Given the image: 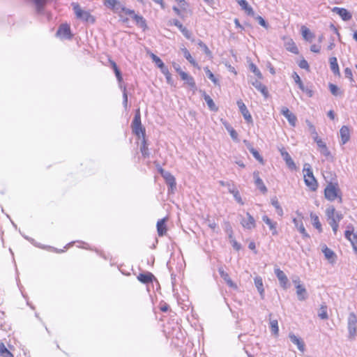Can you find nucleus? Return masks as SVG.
<instances>
[{
    "label": "nucleus",
    "mask_w": 357,
    "mask_h": 357,
    "mask_svg": "<svg viewBox=\"0 0 357 357\" xmlns=\"http://www.w3.org/2000/svg\"><path fill=\"white\" fill-rule=\"evenodd\" d=\"M324 197L329 202L342 203V192L338 182H328L324 190Z\"/></svg>",
    "instance_id": "obj_1"
},
{
    "label": "nucleus",
    "mask_w": 357,
    "mask_h": 357,
    "mask_svg": "<svg viewBox=\"0 0 357 357\" xmlns=\"http://www.w3.org/2000/svg\"><path fill=\"white\" fill-rule=\"evenodd\" d=\"M326 215L334 234H336L339 228V223L343 218V215L337 212L333 206H330L326 209Z\"/></svg>",
    "instance_id": "obj_2"
},
{
    "label": "nucleus",
    "mask_w": 357,
    "mask_h": 357,
    "mask_svg": "<svg viewBox=\"0 0 357 357\" xmlns=\"http://www.w3.org/2000/svg\"><path fill=\"white\" fill-rule=\"evenodd\" d=\"M303 178L305 185L311 191H316L318 188V182L314 176L312 169L309 164H305L303 167Z\"/></svg>",
    "instance_id": "obj_3"
},
{
    "label": "nucleus",
    "mask_w": 357,
    "mask_h": 357,
    "mask_svg": "<svg viewBox=\"0 0 357 357\" xmlns=\"http://www.w3.org/2000/svg\"><path fill=\"white\" fill-rule=\"evenodd\" d=\"M71 5L77 19L86 23H95L96 17L89 11L83 10L78 3H72Z\"/></svg>",
    "instance_id": "obj_4"
},
{
    "label": "nucleus",
    "mask_w": 357,
    "mask_h": 357,
    "mask_svg": "<svg viewBox=\"0 0 357 357\" xmlns=\"http://www.w3.org/2000/svg\"><path fill=\"white\" fill-rule=\"evenodd\" d=\"M131 128L132 132L138 137L145 138L146 130L145 128L142 125L141 114L139 109L135 112L134 119L131 123Z\"/></svg>",
    "instance_id": "obj_5"
},
{
    "label": "nucleus",
    "mask_w": 357,
    "mask_h": 357,
    "mask_svg": "<svg viewBox=\"0 0 357 357\" xmlns=\"http://www.w3.org/2000/svg\"><path fill=\"white\" fill-rule=\"evenodd\" d=\"M103 3L105 7L119 14L121 17H123L121 11L124 5L121 1L119 0H103Z\"/></svg>",
    "instance_id": "obj_6"
},
{
    "label": "nucleus",
    "mask_w": 357,
    "mask_h": 357,
    "mask_svg": "<svg viewBox=\"0 0 357 357\" xmlns=\"http://www.w3.org/2000/svg\"><path fill=\"white\" fill-rule=\"evenodd\" d=\"M56 36L61 39H72L73 34L71 32L70 25L67 23L61 24L56 31Z\"/></svg>",
    "instance_id": "obj_7"
},
{
    "label": "nucleus",
    "mask_w": 357,
    "mask_h": 357,
    "mask_svg": "<svg viewBox=\"0 0 357 357\" xmlns=\"http://www.w3.org/2000/svg\"><path fill=\"white\" fill-rule=\"evenodd\" d=\"M176 71L179 74L181 79L184 81L185 84L190 88L193 89L196 88L195 79L191 75L183 71L180 67L176 68Z\"/></svg>",
    "instance_id": "obj_8"
},
{
    "label": "nucleus",
    "mask_w": 357,
    "mask_h": 357,
    "mask_svg": "<svg viewBox=\"0 0 357 357\" xmlns=\"http://www.w3.org/2000/svg\"><path fill=\"white\" fill-rule=\"evenodd\" d=\"M241 225L245 229L252 230L256 227V221L254 217L247 212L245 218H241Z\"/></svg>",
    "instance_id": "obj_9"
},
{
    "label": "nucleus",
    "mask_w": 357,
    "mask_h": 357,
    "mask_svg": "<svg viewBox=\"0 0 357 357\" xmlns=\"http://www.w3.org/2000/svg\"><path fill=\"white\" fill-rule=\"evenodd\" d=\"M354 227L351 230L347 229L344 232L345 238L351 243L355 254L357 255V233L354 231Z\"/></svg>",
    "instance_id": "obj_10"
},
{
    "label": "nucleus",
    "mask_w": 357,
    "mask_h": 357,
    "mask_svg": "<svg viewBox=\"0 0 357 357\" xmlns=\"http://www.w3.org/2000/svg\"><path fill=\"white\" fill-rule=\"evenodd\" d=\"M238 109L248 123H252V116L242 100H237Z\"/></svg>",
    "instance_id": "obj_11"
},
{
    "label": "nucleus",
    "mask_w": 357,
    "mask_h": 357,
    "mask_svg": "<svg viewBox=\"0 0 357 357\" xmlns=\"http://www.w3.org/2000/svg\"><path fill=\"white\" fill-rule=\"evenodd\" d=\"M262 220L268 225L273 236H276L278 234V222L276 221L271 219L266 215L262 216Z\"/></svg>",
    "instance_id": "obj_12"
},
{
    "label": "nucleus",
    "mask_w": 357,
    "mask_h": 357,
    "mask_svg": "<svg viewBox=\"0 0 357 357\" xmlns=\"http://www.w3.org/2000/svg\"><path fill=\"white\" fill-rule=\"evenodd\" d=\"M281 113L287 119L291 126L294 127L296 126L297 118L287 107H282L281 109Z\"/></svg>",
    "instance_id": "obj_13"
},
{
    "label": "nucleus",
    "mask_w": 357,
    "mask_h": 357,
    "mask_svg": "<svg viewBox=\"0 0 357 357\" xmlns=\"http://www.w3.org/2000/svg\"><path fill=\"white\" fill-rule=\"evenodd\" d=\"M294 282L296 284V294L298 299L300 301L305 300L307 298V291L305 287L300 284V280L298 278L294 280Z\"/></svg>",
    "instance_id": "obj_14"
},
{
    "label": "nucleus",
    "mask_w": 357,
    "mask_h": 357,
    "mask_svg": "<svg viewBox=\"0 0 357 357\" xmlns=\"http://www.w3.org/2000/svg\"><path fill=\"white\" fill-rule=\"evenodd\" d=\"M321 251L324 253L326 259L331 264L335 262L337 259L336 254L330 248H328L326 245H323L321 247Z\"/></svg>",
    "instance_id": "obj_15"
},
{
    "label": "nucleus",
    "mask_w": 357,
    "mask_h": 357,
    "mask_svg": "<svg viewBox=\"0 0 357 357\" xmlns=\"http://www.w3.org/2000/svg\"><path fill=\"white\" fill-rule=\"evenodd\" d=\"M168 218H164L160 220H159L157 222L156 227H157V232L159 236H163L167 234V227L166 225V222L167 221Z\"/></svg>",
    "instance_id": "obj_16"
},
{
    "label": "nucleus",
    "mask_w": 357,
    "mask_h": 357,
    "mask_svg": "<svg viewBox=\"0 0 357 357\" xmlns=\"http://www.w3.org/2000/svg\"><path fill=\"white\" fill-rule=\"evenodd\" d=\"M314 140L317 143L320 152L323 155H324L325 156L330 155V151H328L326 143L324 142L322 139L318 137L317 132H315V136H314Z\"/></svg>",
    "instance_id": "obj_17"
},
{
    "label": "nucleus",
    "mask_w": 357,
    "mask_h": 357,
    "mask_svg": "<svg viewBox=\"0 0 357 357\" xmlns=\"http://www.w3.org/2000/svg\"><path fill=\"white\" fill-rule=\"evenodd\" d=\"M275 273L280 282V286L283 289H287L288 286L289 280L285 273L280 268L275 269Z\"/></svg>",
    "instance_id": "obj_18"
},
{
    "label": "nucleus",
    "mask_w": 357,
    "mask_h": 357,
    "mask_svg": "<svg viewBox=\"0 0 357 357\" xmlns=\"http://www.w3.org/2000/svg\"><path fill=\"white\" fill-rule=\"evenodd\" d=\"M137 280L143 284L152 283L155 280V276L151 272H146L139 273L137 277Z\"/></svg>",
    "instance_id": "obj_19"
},
{
    "label": "nucleus",
    "mask_w": 357,
    "mask_h": 357,
    "mask_svg": "<svg viewBox=\"0 0 357 357\" xmlns=\"http://www.w3.org/2000/svg\"><path fill=\"white\" fill-rule=\"evenodd\" d=\"M333 12L338 14L344 21H348L351 19V14L344 8L335 7L333 8Z\"/></svg>",
    "instance_id": "obj_20"
},
{
    "label": "nucleus",
    "mask_w": 357,
    "mask_h": 357,
    "mask_svg": "<svg viewBox=\"0 0 357 357\" xmlns=\"http://www.w3.org/2000/svg\"><path fill=\"white\" fill-rule=\"evenodd\" d=\"M301 32L303 39L309 43H311L315 38V35L306 26H302L301 27Z\"/></svg>",
    "instance_id": "obj_21"
},
{
    "label": "nucleus",
    "mask_w": 357,
    "mask_h": 357,
    "mask_svg": "<svg viewBox=\"0 0 357 357\" xmlns=\"http://www.w3.org/2000/svg\"><path fill=\"white\" fill-rule=\"evenodd\" d=\"M254 178H255V183L257 188L262 192L266 193L267 192V188L266 185H264L262 179L259 177V172H255L253 173Z\"/></svg>",
    "instance_id": "obj_22"
},
{
    "label": "nucleus",
    "mask_w": 357,
    "mask_h": 357,
    "mask_svg": "<svg viewBox=\"0 0 357 357\" xmlns=\"http://www.w3.org/2000/svg\"><path fill=\"white\" fill-rule=\"evenodd\" d=\"M340 135L342 144H346L350 139V130L348 126H343L340 130Z\"/></svg>",
    "instance_id": "obj_23"
},
{
    "label": "nucleus",
    "mask_w": 357,
    "mask_h": 357,
    "mask_svg": "<svg viewBox=\"0 0 357 357\" xmlns=\"http://www.w3.org/2000/svg\"><path fill=\"white\" fill-rule=\"evenodd\" d=\"M280 153L287 165L291 169H296V165L289 153L284 149L280 150Z\"/></svg>",
    "instance_id": "obj_24"
},
{
    "label": "nucleus",
    "mask_w": 357,
    "mask_h": 357,
    "mask_svg": "<svg viewBox=\"0 0 357 357\" xmlns=\"http://www.w3.org/2000/svg\"><path fill=\"white\" fill-rule=\"evenodd\" d=\"M178 4V7L174 6L173 10L176 13V15H180L182 11H185L188 3L185 1V0H175Z\"/></svg>",
    "instance_id": "obj_25"
},
{
    "label": "nucleus",
    "mask_w": 357,
    "mask_h": 357,
    "mask_svg": "<svg viewBox=\"0 0 357 357\" xmlns=\"http://www.w3.org/2000/svg\"><path fill=\"white\" fill-rule=\"evenodd\" d=\"M166 183L169 186L172 192L174 190L176 186V179L174 176L169 172L165 174L163 176Z\"/></svg>",
    "instance_id": "obj_26"
},
{
    "label": "nucleus",
    "mask_w": 357,
    "mask_h": 357,
    "mask_svg": "<svg viewBox=\"0 0 357 357\" xmlns=\"http://www.w3.org/2000/svg\"><path fill=\"white\" fill-rule=\"evenodd\" d=\"M289 337L291 341L297 346L298 349L301 351L303 352L305 351V343L302 339L298 337L292 333H290Z\"/></svg>",
    "instance_id": "obj_27"
},
{
    "label": "nucleus",
    "mask_w": 357,
    "mask_h": 357,
    "mask_svg": "<svg viewBox=\"0 0 357 357\" xmlns=\"http://www.w3.org/2000/svg\"><path fill=\"white\" fill-rule=\"evenodd\" d=\"M236 1L240 5L242 10H243L248 15L253 16L255 15V12L252 8L245 0H236Z\"/></svg>",
    "instance_id": "obj_28"
},
{
    "label": "nucleus",
    "mask_w": 357,
    "mask_h": 357,
    "mask_svg": "<svg viewBox=\"0 0 357 357\" xmlns=\"http://www.w3.org/2000/svg\"><path fill=\"white\" fill-rule=\"evenodd\" d=\"M132 20L135 22L136 24L138 26L141 27L143 29V31H146V29H148L146 20L144 19L143 16L136 13V15H134Z\"/></svg>",
    "instance_id": "obj_29"
},
{
    "label": "nucleus",
    "mask_w": 357,
    "mask_h": 357,
    "mask_svg": "<svg viewBox=\"0 0 357 357\" xmlns=\"http://www.w3.org/2000/svg\"><path fill=\"white\" fill-rule=\"evenodd\" d=\"M310 217L312 225L314 227V228H316L317 229V231L319 233H321L323 231V229H322V225L319 220V216L317 214L312 212L310 214Z\"/></svg>",
    "instance_id": "obj_30"
},
{
    "label": "nucleus",
    "mask_w": 357,
    "mask_h": 357,
    "mask_svg": "<svg viewBox=\"0 0 357 357\" xmlns=\"http://www.w3.org/2000/svg\"><path fill=\"white\" fill-rule=\"evenodd\" d=\"M252 85L259 91L265 98H268V91L267 87L263 84L260 81L256 80L252 83Z\"/></svg>",
    "instance_id": "obj_31"
},
{
    "label": "nucleus",
    "mask_w": 357,
    "mask_h": 357,
    "mask_svg": "<svg viewBox=\"0 0 357 357\" xmlns=\"http://www.w3.org/2000/svg\"><path fill=\"white\" fill-rule=\"evenodd\" d=\"M219 273L220 276L224 279V280L227 282V284L232 288H236V284L231 280L229 274L225 272L222 268L219 269Z\"/></svg>",
    "instance_id": "obj_32"
},
{
    "label": "nucleus",
    "mask_w": 357,
    "mask_h": 357,
    "mask_svg": "<svg viewBox=\"0 0 357 357\" xmlns=\"http://www.w3.org/2000/svg\"><path fill=\"white\" fill-rule=\"evenodd\" d=\"M329 61H330L331 69L333 71V73L335 75L340 76V68H339V66L337 63V58L335 56L331 57L329 59Z\"/></svg>",
    "instance_id": "obj_33"
},
{
    "label": "nucleus",
    "mask_w": 357,
    "mask_h": 357,
    "mask_svg": "<svg viewBox=\"0 0 357 357\" xmlns=\"http://www.w3.org/2000/svg\"><path fill=\"white\" fill-rule=\"evenodd\" d=\"M285 47L287 49V51L293 53V54H299V50H298V47L296 46V43L294 42L293 40H289L286 44H285Z\"/></svg>",
    "instance_id": "obj_34"
},
{
    "label": "nucleus",
    "mask_w": 357,
    "mask_h": 357,
    "mask_svg": "<svg viewBox=\"0 0 357 357\" xmlns=\"http://www.w3.org/2000/svg\"><path fill=\"white\" fill-rule=\"evenodd\" d=\"M271 204L274 206L275 208L277 214L282 217L284 214L283 209L282 206H280L278 199L276 197H274L271 200Z\"/></svg>",
    "instance_id": "obj_35"
},
{
    "label": "nucleus",
    "mask_w": 357,
    "mask_h": 357,
    "mask_svg": "<svg viewBox=\"0 0 357 357\" xmlns=\"http://www.w3.org/2000/svg\"><path fill=\"white\" fill-rule=\"evenodd\" d=\"M254 281L258 291L259 292L260 295L263 297L264 294V289L261 278L256 277Z\"/></svg>",
    "instance_id": "obj_36"
},
{
    "label": "nucleus",
    "mask_w": 357,
    "mask_h": 357,
    "mask_svg": "<svg viewBox=\"0 0 357 357\" xmlns=\"http://www.w3.org/2000/svg\"><path fill=\"white\" fill-rule=\"evenodd\" d=\"M182 52L183 53V55L185 58L195 67H197L198 64L196 62V61L194 59V58L190 54V52L185 48L181 49Z\"/></svg>",
    "instance_id": "obj_37"
},
{
    "label": "nucleus",
    "mask_w": 357,
    "mask_h": 357,
    "mask_svg": "<svg viewBox=\"0 0 357 357\" xmlns=\"http://www.w3.org/2000/svg\"><path fill=\"white\" fill-rule=\"evenodd\" d=\"M140 151L144 158H148L149 156V151L146 138L142 139Z\"/></svg>",
    "instance_id": "obj_38"
},
{
    "label": "nucleus",
    "mask_w": 357,
    "mask_h": 357,
    "mask_svg": "<svg viewBox=\"0 0 357 357\" xmlns=\"http://www.w3.org/2000/svg\"><path fill=\"white\" fill-rule=\"evenodd\" d=\"M150 56L152 59L153 61L157 65V66L161 69V70H164V68H166L165 67V64L162 62V61L155 54L150 53Z\"/></svg>",
    "instance_id": "obj_39"
},
{
    "label": "nucleus",
    "mask_w": 357,
    "mask_h": 357,
    "mask_svg": "<svg viewBox=\"0 0 357 357\" xmlns=\"http://www.w3.org/2000/svg\"><path fill=\"white\" fill-rule=\"evenodd\" d=\"M0 356L1 357H14L13 354L6 347L2 342L0 343Z\"/></svg>",
    "instance_id": "obj_40"
},
{
    "label": "nucleus",
    "mask_w": 357,
    "mask_h": 357,
    "mask_svg": "<svg viewBox=\"0 0 357 357\" xmlns=\"http://www.w3.org/2000/svg\"><path fill=\"white\" fill-rule=\"evenodd\" d=\"M227 130L229 132L231 137L234 140H238V133L227 122L223 123Z\"/></svg>",
    "instance_id": "obj_41"
},
{
    "label": "nucleus",
    "mask_w": 357,
    "mask_h": 357,
    "mask_svg": "<svg viewBox=\"0 0 357 357\" xmlns=\"http://www.w3.org/2000/svg\"><path fill=\"white\" fill-rule=\"evenodd\" d=\"M229 241L232 245V247L237 251L240 250L241 248V245L239 243H238L236 241V240L235 239V238L234 237V235H233V231L231 230L230 231V234H229Z\"/></svg>",
    "instance_id": "obj_42"
},
{
    "label": "nucleus",
    "mask_w": 357,
    "mask_h": 357,
    "mask_svg": "<svg viewBox=\"0 0 357 357\" xmlns=\"http://www.w3.org/2000/svg\"><path fill=\"white\" fill-rule=\"evenodd\" d=\"M270 327L272 333L275 336H278L279 333V327L278 320L273 319L270 321Z\"/></svg>",
    "instance_id": "obj_43"
},
{
    "label": "nucleus",
    "mask_w": 357,
    "mask_h": 357,
    "mask_svg": "<svg viewBox=\"0 0 357 357\" xmlns=\"http://www.w3.org/2000/svg\"><path fill=\"white\" fill-rule=\"evenodd\" d=\"M323 36H321L319 37V44H313L310 46V51L314 52V53H319L321 52V43L322 42V40H323Z\"/></svg>",
    "instance_id": "obj_44"
},
{
    "label": "nucleus",
    "mask_w": 357,
    "mask_h": 357,
    "mask_svg": "<svg viewBox=\"0 0 357 357\" xmlns=\"http://www.w3.org/2000/svg\"><path fill=\"white\" fill-rule=\"evenodd\" d=\"M204 100L206 102V103L211 110H213V111L218 110V107L215 106L213 100L208 95H204Z\"/></svg>",
    "instance_id": "obj_45"
},
{
    "label": "nucleus",
    "mask_w": 357,
    "mask_h": 357,
    "mask_svg": "<svg viewBox=\"0 0 357 357\" xmlns=\"http://www.w3.org/2000/svg\"><path fill=\"white\" fill-rule=\"evenodd\" d=\"M204 71L207 77H208V79L211 80V82H213L215 85L219 84L218 79L213 75V73L208 69V67H206L204 68Z\"/></svg>",
    "instance_id": "obj_46"
},
{
    "label": "nucleus",
    "mask_w": 357,
    "mask_h": 357,
    "mask_svg": "<svg viewBox=\"0 0 357 357\" xmlns=\"http://www.w3.org/2000/svg\"><path fill=\"white\" fill-rule=\"evenodd\" d=\"M318 316L321 319H327L328 318V313H327V306L326 305H321Z\"/></svg>",
    "instance_id": "obj_47"
},
{
    "label": "nucleus",
    "mask_w": 357,
    "mask_h": 357,
    "mask_svg": "<svg viewBox=\"0 0 357 357\" xmlns=\"http://www.w3.org/2000/svg\"><path fill=\"white\" fill-rule=\"evenodd\" d=\"M292 78L294 79V82L298 84L299 89L303 91H305L304 85L297 73L294 72L292 74Z\"/></svg>",
    "instance_id": "obj_48"
},
{
    "label": "nucleus",
    "mask_w": 357,
    "mask_h": 357,
    "mask_svg": "<svg viewBox=\"0 0 357 357\" xmlns=\"http://www.w3.org/2000/svg\"><path fill=\"white\" fill-rule=\"evenodd\" d=\"M180 31L187 39L191 40L192 41L194 40L192 38V33L188 28L183 26V28L180 29Z\"/></svg>",
    "instance_id": "obj_49"
},
{
    "label": "nucleus",
    "mask_w": 357,
    "mask_h": 357,
    "mask_svg": "<svg viewBox=\"0 0 357 357\" xmlns=\"http://www.w3.org/2000/svg\"><path fill=\"white\" fill-rule=\"evenodd\" d=\"M249 150L257 160H258L261 164H264V159L262 156H261L259 153L256 149L251 147Z\"/></svg>",
    "instance_id": "obj_50"
},
{
    "label": "nucleus",
    "mask_w": 357,
    "mask_h": 357,
    "mask_svg": "<svg viewBox=\"0 0 357 357\" xmlns=\"http://www.w3.org/2000/svg\"><path fill=\"white\" fill-rule=\"evenodd\" d=\"M303 237L308 238L309 234L307 233L302 220H299V226L296 227Z\"/></svg>",
    "instance_id": "obj_51"
},
{
    "label": "nucleus",
    "mask_w": 357,
    "mask_h": 357,
    "mask_svg": "<svg viewBox=\"0 0 357 357\" xmlns=\"http://www.w3.org/2000/svg\"><path fill=\"white\" fill-rule=\"evenodd\" d=\"M121 13H123L126 15L130 16L132 19L134 17V15H136V13L134 10L125 7V6H123V8H122V10L121 11Z\"/></svg>",
    "instance_id": "obj_52"
},
{
    "label": "nucleus",
    "mask_w": 357,
    "mask_h": 357,
    "mask_svg": "<svg viewBox=\"0 0 357 357\" xmlns=\"http://www.w3.org/2000/svg\"><path fill=\"white\" fill-rule=\"evenodd\" d=\"M298 66L302 69H305L307 71H310V66L305 59H302L300 60L298 63Z\"/></svg>",
    "instance_id": "obj_53"
},
{
    "label": "nucleus",
    "mask_w": 357,
    "mask_h": 357,
    "mask_svg": "<svg viewBox=\"0 0 357 357\" xmlns=\"http://www.w3.org/2000/svg\"><path fill=\"white\" fill-rule=\"evenodd\" d=\"M357 323V318L354 313H350L349 317V326H356Z\"/></svg>",
    "instance_id": "obj_54"
},
{
    "label": "nucleus",
    "mask_w": 357,
    "mask_h": 357,
    "mask_svg": "<svg viewBox=\"0 0 357 357\" xmlns=\"http://www.w3.org/2000/svg\"><path fill=\"white\" fill-rule=\"evenodd\" d=\"M329 89L333 95L337 96L340 94V89L336 85L333 84H329Z\"/></svg>",
    "instance_id": "obj_55"
},
{
    "label": "nucleus",
    "mask_w": 357,
    "mask_h": 357,
    "mask_svg": "<svg viewBox=\"0 0 357 357\" xmlns=\"http://www.w3.org/2000/svg\"><path fill=\"white\" fill-rule=\"evenodd\" d=\"M234 198L236 199V200L241 204H243V202L241 199V197L240 195V193L238 190H233L231 191Z\"/></svg>",
    "instance_id": "obj_56"
},
{
    "label": "nucleus",
    "mask_w": 357,
    "mask_h": 357,
    "mask_svg": "<svg viewBox=\"0 0 357 357\" xmlns=\"http://www.w3.org/2000/svg\"><path fill=\"white\" fill-rule=\"evenodd\" d=\"M251 70H252V72L259 78H261L262 77V75L260 72V70L258 69V68L254 65V64H252L251 65Z\"/></svg>",
    "instance_id": "obj_57"
},
{
    "label": "nucleus",
    "mask_w": 357,
    "mask_h": 357,
    "mask_svg": "<svg viewBox=\"0 0 357 357\" xmlns=\"http://www.w3.org/2000/svg\"><path fill=\"white\" fill-rule=\"evenodd\" d=\"M344 75L345 76L349 78L351 81L353 80V75L352 71L349 68H346L344 69Z\"/></svg>",
    "instance_id": "obj_58"
},
{
    "label": "nucleus",
    "mask_w": 357,
    "mask_h": 357,
    "mask_svg": "<svg viewBox=\"0 0 357 357\" xmlns=\"http://www.w3.org/2000/svg\"><path fill=\"white\" fill-rule=\"evenodd\" d=\"M162 72L165 75L167 82L169 83L172 80V76L168 69L167 68H164V70H162Z\"/></svg>",
    "instance_id": "obj_59"
},
{
    "label": "nucleus",
    "mask_w": 357,
    "mask_h": 357,
    "mask_svg": "<svg viewBox=\"0 0 357 357\" xmlns=\"http://www.w3.org/2000/svg\"><path fill=\"white\" fill-rule=\"evenodd\" d=\"M198 45H199L200 47H202V48L204 50V51L206 54L210 53V50H209L208 47H207V45H206L204 43H203L202 40H199V41L198 42Z\"/></svg>",
    "instance_id": "obj_60"
},
{
    "label": "nucleus",
    "mask_w": 357,
    "mask_h": 357,
    "mask_svg": "<svg viewBox=\"0 0 357 357\" xmlns=\"http://www.w3.org/2000/svg\"><path fill=\"white\" fill-rule=\"evenodd\" d=\"M33 1L38 8H42L45 3V0H33Z\"/></svg>",
    "instance_id": "obj_61"
},
{
    "label": "nucleus",
    "mask_w": 357,
    "mask_h": 357,
    "mask_svg": "<svg viewBox=\"0 0 357 357\" xmlns=\"http://www.w3.org/2000/svg\"><path fill=\"white\" fill-rule=\"evenodd\" d=\"M114 73H115V75H116V78H117L118 81H119V82H122V80H123V78H122V75H121V72H120V70L119 69L118 70H116V71L114 72Z\"/></svg>",
    "instance_id": "obj_62"
},
{
    "label": "nucleus",
    "mask_w": 357,
    "mask_h": 357,
    "mask_svg": "<svg viewBox=\"0 0 357 357\" xmlns=\"http://www.w3.org/2000/svg\"><path fill=\"white\" fill-rule=\"evenodd\" d=\"M174 24L180 30L183 28V25L182 24V23L178 21V20H174Z\"/></svg>",
    "instance_id": "obj_63"
},
{
    "label": "nucleus",
    "mask_w": 357,
    "mask_h": 357,
    "mask_svg": "<svg viewBox=\"0 0 357 357\" xmlns=\"http://www.w3.org/2000/svg\"><path fill=\"white\" fill-rule=\"evenodd\" d=\"M349 330L350 334L352 336H354L355 333H356V326H349Z\"/></svg>",
    "instance_id": "obj_64"
}]
</instances>
